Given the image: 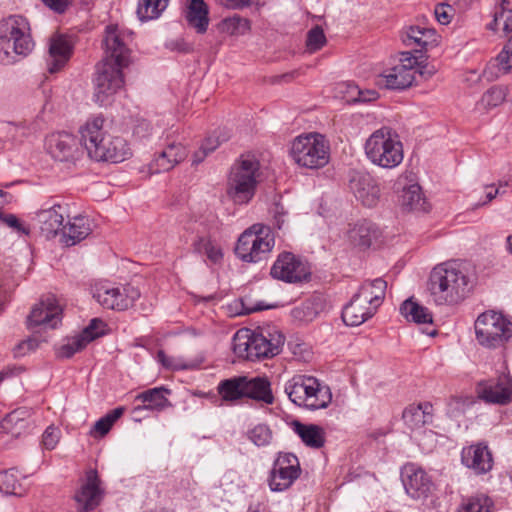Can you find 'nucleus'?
I'll list each match as a JSON object with an SVG mask.
<instances>
[{
  "label": "nucleus",
  "mask_w": 512,
  "mask_h": 512,
  "mask_svg": "<svg viewBox=\"0 0 512 512\" xmlns=\"http://www.w3.org/2000/svg\"><path fill=\"white\" fill-rule=\"evenodd\" d=\"M195 250L204 254L214 264L220 262L223 258L221 247L210 238H200L195 243Z\"/></svg>",
  "instance_id": "obj_44"
},
{
  "label": "nucleus",
  "mask_w": 512,
  "mask_h": 512,
  "mask_svg": "<svg viewBox=\"0 0 512 512\" xmlns=\"http://www.w3.org/2000/svg\"><path fill=\"white\" fill-rule=\"evenodd\" d=\"M275 245V238L270 227L254 224L247 228L238 238L235 254L247 263L266 260Z\"/></svg>",
  "instance_id": "obj_8"
},
{
  "label": "nucleus",
  "mask_w": 512,
  "mask_h": 512,
  "mask_svg": "<svg viewBox=\"0 0 512 512\" xmlns=\"http://www.w3.org/2000/svg\"><path fill=\"white\" fill-rule=\"evenodd\" d=\"M93 297L104 308L124 311L133 306L140 297V291L133 286L97 285Z\"/></svg>",
  "instance_id": "obj_13"
},
{
  "label": "nucleus",
  "mask_w": 512,
  "mask_h": 512,
  "mask_svg": "<svg viewBox=\"0 0 512 512\" xmlns=\"http://www.w3.org/2000/svg\"><path fill=\"white\" fill-rule=\"evenodd\" d=\"M435 17L439 23L446 25L451 22L454 14V9L448 3H439L435 7Z\"/></svg>",
  "instance_id": "obj_56"
},
{
  "label": "nucleus",
  "mask_w": 512,
  "mask_h": 512,
  "mask_svg": "<svg viewBox=\"0 0 512 512\" xmlns=\"http://www.w3.org/2000/svg\"><path fill=\"white\" fill-rule=\"evenodd\" d=\"M354 296L364 302V304L375 306V309L377 310L378 297L377 295H373V285L371 282H364Z\"/></svg>",
  "instance_id": "obj_54"
},
{
  "label": "nucleus",
  "mask_w": 512,
  "mask_h": 512,
  "mask_svg": "<svg viewBox=\"0 0 512 512\" xmlns=\"http://www.w3.org/2000/svg\"><path fill=\"white\" fill-rule=\"evenodd\" d=\"M169 0H139L137 15L141 21L158 18L166 9Z\"/></svg>",
  "instance_id": "obj_39"
},
{
  "label": "nucleus",
  "mask_w": 512,
  "mask_h": 512,
  "mask_svg": "<svg viewBox=\"0 0 512 512\" xmlns=\"http://www.w3.org/2000/svg\"><path fill=\"white\" fill-rule=\"evenodd\" d=\"M478 397L486 403L505 405L512 400V380L506 374L480 381L477 384Z\"/></svg>",
  "instance_id": "obj_18"
},
{
  "label": "nucleus",
  "mask_w": 512,
  "mask_h": 512,
  "mask_svg": "<svg viewBox=\"0 0 512 512\" xmlns=\"http://www.w3.org/2000/svg\"><path fill=\"white\" fill-rule=\"evenodd\" d=\"M461 461L466 467L479 475L489 472L493 466L492 455L488 447L482 444L463 448Z\"/></svg>",
  "instance_id": "obj_23"
},
{
  "label": "nucleus",
  "mask_w": 512,
  "mask_h": 512,
  "mask_svg": "<svg viewBox=\"0 0 512 512\" xmlns=\"http://www.w3.org/2000/svg\"><path fill=\"white\" fill-rule=\"evenodd\" d=\"M326 36L323 29L316 25L312 27L306 37V47L310 53L320 50L326 44Z\"/></svg>",
  "instance_id": "obj_50"
},
{
  "label": "nucleus",
  "mask_w": 512,
  "mask_h": 512,
  "mask_svg": "<svg viewBox=\"0 0 512 512\" xmlns=\"http://www.w3.org/2000/svg\"><path fill=\"white\" fill-rule=\"evenodd\" d=\"M291 428L301 441L309 448L320 449L325 445V430L316 424H304L298 420L291 423Z\"/></svg>",
  "instance_id": "obj_27"
},
{
  "label": "nucleus",
  "mask_w": 512,
  "mask_h": 512,
  "mask_svg": "<svg viewBox=\"0 0 512 512\" xmlns=\"http://www.w3.org/2000/svg\"><path fill=\"white\" fill-rule=\"evenodd\" d=\"M3 221L11 228L16 229L17 231H22L24 233H28L20 223L19 219L13 214H6L3 216Z\"/></svg>",
  "instance_id": "obj_62"
},
{
  "label": "nucleus",
  "mask_w": 512,
  "mask_h": 512,
  "mask_svg": "<svg viewBox=\"0 0 512 512\" xmlns=\"http://www.w3.org/2000/svg\"><path fill=\"white\" fill-rule=\"evenodd\" d=\"M401 205L411 211H428V204L422 195L421 187L418 184H412L405 187L401 194Z\"/></svg>",
  "instance_id": "obj_37"
},
{
  "label": "nucleus",
  "mask_w": 512,
  "mask_h": 512,
  "mask_svg": "<svg viewBox=\"0 0 512 512\" xmlns=\"http://www.w3.org/2000/svg\"><path fill=\"white\" fill-rule=\"evenodd\" d=\"M62 321V307L53 295H48L36 304L28 318L27 323L30 329H55Z\"/></svg>",
  "instance_id": "obj_17"
},
{
  "label": "nucleus",
  "mask_w": 512,
  "mask_h": 512,
  "mask_svg": "<svg viewBox=\"0 0 512 512\" xmlns=\"http://www.w3.org/2000/svg\"><path fill=\"white\" fill-rule=\"evenodd\" d=\"M475 285V277L460 262L442 263L430 273L428 289L437 305H454L464 300Z\"/></svg>",
  "instance_id": "obj_2"
},
{
  "label": "nucleus",
  "mask_w": 512,
  "mask_h": 512,
  "mask_svg": "<svg viewBox=\"0 0 512 512\" xmlns=\"http://www.w3.org/2000/svg\"><path fill=\"white\" fill-rule=\"evenodd\" d=\"M231 134L230 131L226 128H219L215 130L212 134L207 136L201 144V147L205 151L213 152L215 151L223 142L229 140Z\"/></svg>",
  "instance_id": "obj_49"
},
{
  "label": "nucleus",
  "mask_w": 512,
  "mask_h": 512,
  "mask_svg": "<svg viewBox=\"0 0 512 512\" xmlns=\"http://www.w3.org/2000/svg\"><path fill=\"white\" fill-rule=\"evenodd\" d=\"M497 66L500 72L507 74L512 71V36L507 44L496 57Z\"/></svg>",
  "instance_id": "obj_52"
},
{
  "label": "nucleus",
  "mask_w": 512,
  "mask_h": 512,
  "mask_svg": "<svg viewBox=\"0 0 512 512\" xmlns=\"http://www.w3.org/2000/svg\"><path fill=\"white\" fill-rule=\"evenodd\" d=\"M319 299H309L291 310L292 318L299 323L312 322L322 311Z\"/></svg>",
  "instance_id": "obj_38"
},
{
  "label": "nucleus",
  "mask_w": 512,
  "mask_h": 512,
  "mask_svg": "<svg viewBox=\"0 0 512 512\" xmlns=\"http://www.w3.org/2000/svg\"><path fill=\"white\" fill-rule=\"evenodd\" d=\"M368 159L382 168L392 169L403 161V147L396 132L389 127L374 131L365 143Z\"/></svg>",
  "instance_id": "obj_7"
},
{
  "label": "nucleus",
  "mask_w": 512,
  "mask_h": 512,
  "mask_svg": "<svg viewBox=\"0 0 512 512\" xmlns=\"http://www.w3.org/2000/svg\"><path fill=\"white\" fill-rule=\"evenodd\" d=\"M248 439L258 447L268 446L272 439L273 433L266 424H257L247 432Z\"/></svg>",
  "instance_id": "obj_45"
},
{
  "label": "nucleus",
  "mask_w": 512,
  "mask_h": 512,
  "mask_svg": "<svg viewBox=\"0 0 512 512\" xmlns=\"http://www.w3.org/2000/svg\"><path fill=\"white\" fill-rule=\"evenodd\" d=\"M151 131L152 125L145 119L138 120L137 124L134 126V134L140 138L147 137L150 135Z\"/></svg>",
  "instance_id": "obj_58"
},
{
  "label": "nucleus",
  "mask_w": 512,
  "mask_h": 512,
  "mask_svg": "<svg viewBox=\"0 0 512 512\" xmlns=\"http://www.w3.org/2000/svg\"><path fill=\"white\" fill-rule=\"evenodd\" d=\"M301 473L300 462L292 453H279L268 477V485L273 492H282L298 479Z\"/></svg>",
  "instance_id": "obj_14"
},
{
  "label": "nucleus",
  "mask_w": 512,
  "mask_h": 512,
  "mask_svg": "<svg viewBox=\"0 0 512 512\" xmlns=\"http://www.w3.org/2000/svg\"><path fill=\"white\" fill-rule=\"evenodd\" d=\"M73 0H42V2L52 11L58 14L64 13L72 4Z\"/></svg>",
  "instance_id": "obj_57"
},
{
  "label": "nucleus",
  "mask_w": 512,
  "mask_h": 512,
  "mask_svg": "<svg viewBox=\"0 0 512 512\" xmlns=\"http://www.w3.org/2000/svg\"><path fill=\"white\" fill-rule=\"evenodd\" d=\"M487 29L494 32L502 30L505 34L511 33L510 36H512V9L504 6L496 8L492 21L487 24Z\"/></svg>",
  "instance_id": "obj_42"
},
{
  "label": "nucleus",
  "mask_w": 512,
  "mask_h": 512,
  "mask_svg": "<svg viewBox=\"0 0 512 512\" xmlns=\"http://www.w3.org/2000/svg\"><path fill=\"white\" fill-rule=\"evenodd\" d=\"M86 483L75 494V500L81 512H88L99 505L101 500L100 480L96 470L87 472Z\"/></svg>",
  "instance_id": "obj_24"
},
{
  "label": "nucleus",
  "mask_w": 512,
  "mask_h": 512,
  "mask_svg": "<svg viewBox=\"0 0 512 512\" xmlns=\"http://www.w3.org/2000/svg\"><path fill=\"white\" fill-rule=\"evenodd\" d=\"M101 115L89 118L79 129L88 156L96 161L119 163L131 155L127 141L120 136L106 134Z\"/></svg>",
  "instance_id": "obj_3"
},
{
  "label": "nucleus",
  "mask_w": 512,
  "mask_h": 512,
  "mask_svg": "<svg viewBox=\"0 0 512 512\" xmlns=\"http://www.w3.org/2000/svg\"><path fill=\"white\" fill-rule=\"evenodd\" d=\"M72 50V44L67 37L63 35L52 36L46 58L48 72L53 74L60 71L70 59Z\"/></svg>",
  "instance_id": "obj_22"
},
{
  "label": "nucleus",
  "mask_w": 512,
  "mask_h": 512,
  "mask_svg": "<svg viewBox=\"0 0 512 512\" xmlns=\"http://www.w3.org/2000/svg\"><path fill=\"white\" fill-rule=\"evenodd\" d=\"M494 503L485 494H476L463 500L459 512H493Z\"/></svg>",
  "instance_id": "obj_41"
},
{
  "label": "nucleus",
  "mask_w": 512,
  "mask_h": 512,
  "mask_svg": "<svg viewBox=\"0 0 512 512\" xmlns=\"http://www.w3.org/2000/svg\"><path fill=\"white\" fill-rule=\"evenodd\" d=\"M285 393L294 404L310 410L326 408L332 398L328 387H322L316 378L305 375L289 380L285 384Z\"/></svg>",
  "instance_id": "obj_10"
},
{
  "label": "nucleus",
  "mask_w": 512,
  "mask_h": 512,
  "mask_svg": "<svg viewBox=\"0 0 512 512\" xmlns=\"http://www.w3.org/2000/svg\"><path fill=\"white\" fill-rule=\"evenodd\" d=\"M185 19L197 33L203 34L209 26V7L204 0H187Z\"/></svg>",
  "instance_id": "obj_29"
},
{
  "label": "nucleus",
  "mask_w": 512,
  "mask_h": 512,
  "mask_svg": "<svg viewBox=\"0 0 512 512\" xmlns=\"http://www.w3.org/2000/svg\"><path fill=\"white\" fill-rule=\"evenodd\" d=\"M61 431L51 425L46 428L42 435V444L47 450H53L59 442Z\"/></svg>",
  "instance_id": "obj_55"
},
{
  "label": "nucleus",
  "mask_w": 512,
  "mask_h": 512,
  "mask_svg": "<svg viewBox=\"0 0 512 512\" xmlns=\"http://www.w3.org/2000/svg\"><path fill=\"white\" fill-rule=\"evenodd\" d=\"M106 324L99 318H94L89 325L80 333L89 343L105 334Z\"/></svg>",
  "instance_id": "obj_53"
},
{
  "label": "nucleus",
  "mask_w": 512,
  "mask_h": 512,
  "mask_svg": "<svg viewBox=\"0 0 512 512\" xmlns=\"http://www.w3.org/2000/svg\"><path fill=\"white\" fill-rule=\"evenodd\" d=\"M66 214L67 209L65 206L58 203L52 205L46 203L36 212L34 220L46 238H53L59 231L63 232V227L65 226L63 222Z\"/></svg>",
  "instance_id": "obj_20"
},
{
  "label": "nucleus",
  "mask_w": 512,
  "mask_h": 512,
  "mask_svg": "<svg viewBox=\"0 0 512 512\" xmlns=\"http://www.w3.org/2000/svg\"><path fill=\"white\" fill-rule=\"evenodd\" d=\"M221 30L230 35H244L250 30V22L240 16L229 17L221 22Z\"/></svg>",
  "instance_id": "obj_47"
},
{
  "label": "nucleus",
  "mask_w": 512,
  "mask_h": 512,
  "mask_svg": "<svg viewBox=\"0 0 512 512\" xmlns=\"http://www.w3.org/2000/svg\"><path fill=\"white\" fill-rule=\"evenodd\" d=\"M401 39L406 46L415 47L416 52L427 50L438 44V35L433 28L414 25L402 32Z\"/></svg>",
  "instance_id": "obj_25"
},
{
  "label": "nucleus",
  "mask_w": 512,
  "mask_h": 512,
  "mask_svg": "<svg viewBox=\"0 0 512 512\" xmlns=\"http://www.w3.org/2000/svg\"><path fill=\"white\" fill-rule=\"evenodd\" d=\"M187 156L186 148L181 144H169L149 164V172L157 174L171 170Z\"/></svg>",
  "instance_id": "obj_26"
},
{
  "label": "nucleus",
  "mask_w": 512,
  "mask_h": 512,
  "mask_svg": "<svg viewBox=\"0 0 512 512\" xmlns=\"http://www.w3.org/2000/svg\"><path fill=\"white\" fill-rule=\"evenodd\" d=\"M506 95L507 91L505 87L493 86L482 95L480 104L485 109L495 108L504 102Z\"/></svg>",
  "instance_id": "obj_48"
},
{
  "label": "nucleus",
  "mask_w": 512,
  "mask_h": 512,
  "mask_svg": "<svg viewBox=\"0 0 512 512\" xmlns=\"http://www.w3.org/2000/svg\"><path fill=\"white\" fill-rule=\"evenodd\" d=\"M378 93L375 90H361L355 98L357 102H368L376 99Z\"/></svg>",
  "instance_id": "obj_63"
},
{
  "label": "nucleus",
  "mask_w": 512,
  "mask_h": 512,
  "mask_svg": "<svg viewBox=\"0 0 512 512\" xmlns=\"http://www.w3.org/2000/svg\"><path fill=\"white\" fill-rule=\"evenodd\" d=\"M376 234L377 230L375 226L371 222L363 220L355 223L348 230L347 236L352 245L365 249L370 247Z\"/></svg>",
  "instance_id": "obj_34"
},
{
  "label": "nucleus",
  "mask_w": 512,
  "mask_h": 512,
  "mask_svg": "<svg viewBox=\"0 0 512 512\" xmlns=\"http://www.w3.org/2000/svg\"><path fill=\"white\" fill-rule=\"evenodd\" d=\"M401 478L406 493L414 499L427 498L434 488V484L427 473L413 463H409L402 468Z\"/></svg>",
  "instance_id": "obj_19"
},
{
  "label": "nucleus",
  "mask_w": 512,
  "mask_h": 512,
  "mask_svg": "<svg viewBox=\"0 0 512 512\" xmlns=\"http://www.w3.org/2000/svg\"><path fill=\"white\" fill-rule=\"evenodd\" d=\"M270 275L286 283H299L307 280L311 271L306 262L291 252L280 253L270 269Z\"/></svg>",
  "instance_id": "obj_15"
},
{
  "label": "nucleus",
  "mask_w": 512,
  "mask_h": 512,
  "mask_svg": "<svg viewBox=\"0 0 512 512\" xmlns=\"http://www.w3.org/2000/svg\"><path fill=\"white\" fill-rule=\"evenodd\" d=\"M34 47L28 20L21 15H10L0 21V62L5 65L27 56Z\"/></svg>",
  "instance_id": "obj_5"
},
{
  "label": "nucleus",
  "mask_w": 512,
  "mask_h": 512,
  "mask_svg": "<svg viewBox=\"0 0 512 512\" xmlns=\"http://www.w3.org/2000/svg\"><path fill=\"white\" fill-rule=\"evenodd\" d=\"M260 177V163L252 155H242L232 166L227 194L236 204H247L255 195Z\"/></svg>",
  "instance_id": "obj_6"
},
{
  "label": "nucleus",
  "mask_w": 512,
  "mask_h": 512,
  "mask_svg": "<svg viewBox=\"0 0 512 512\" xmlns=\"http://www.w3.org/2000/svg\"><path fill=\"white\" fill-rule=\"evenodd\" d=\"M132 34L118 25H109L105 29L103 43L106 57L96 66L93 80L94 100L100 106L108 104L124 85L122 70L129 65Z\"/></svg>",
  "instance_id": "obj_1"
},
{
  "label": "nucleus",
  "mask_w": 512,
  "mask_h": 512,
  "mask_svg": "<svg viewBox=\"0 0 512 512\" xmlns=\"http://www.w3.org/2000/svg\"><path fill=\"white\" fill-rule=\"evenodd\" d=\"M92 232L89 218L74 216L63 227V242L67 246H73L84 240Z\"/></svg>",
  "instance_id": "obj_31"
},
{
  "label": "nucleus",
  "mask_w": 512,
  "mask_h": 512,
  "mask_svg": "<svg viewBox=\"0 0 512 512\" xmlns=\"http://www.w3.org/2000/svg\"><path fill=\"white\" fill-rule=\"evenodd\" d=\"M290 156L300 167L319 169L329 162L330 146L323 135L308 133L293 140L290 147Z\"/></svg>",
  "instance_id": "obj_9"
},
{
  "label": "nucleus",
  "mask_w": 512,
  "mask_h": 512,
  "mask_svg": "<svg viewBox=\"0 0 512 512\" xmlns=\"http://www.w3.org/2000/svg\"><path fill=\"white\" fill-rule=\"evenodd\" d=\"M422 73L418 69V59L411 52H402L400 63L384 71L378 84L387 89L404 90L415 81V74Z\"/></svg>",
  "instance_id": "obj_12"
},
{
  "label": "nucleus",
  "mask_w": 512,
  "mask_h": 512,
  "mask_svg": "<svg viewBox=\"0 0 512 512\" xmlns=\"http://www.w3.org/2000/svg\"><path fill=\"white\" fill-rule=\"evenodd\" d=\"M346 92L348 94V101L357 102L355 99L358 95L361 89L354 83H348L346 84Z\"/></svg>",
  "instance_id": "obj_64"
},
{
  "label": "nucleus",
  "mask_w": 512,
  "mask_h": 512,
  "mask_svg": "<svg viewBox=\"0 0 512 512\" xmlns=\"http://www.w3.org/2000/svg\"><path fill=\"white\" fill-rule=\"evenodd\" d=\"M217 4L230 9H239L248 6L250 0H214Z\"/></svg>",
  "instance_id": "obj_61"
},
{
  "label": "nucleus",
  "mask_w": 512,
  "mask_h": 512,
  "mask_svg": "<svg viewBox=\"0 0 512 512\" xmlns=\"http://www.w3.org/2000/svg\"><path fill=\"white\" fill-rule=\"evenodd\" d=\"M284 341L283 334L275 328H242L232 338V350L239 358L255 361L278 355Z\"/></svg>",
  "instance_id": "obj_4"
},
{
  "label": "nucleus",
  "mask_w": 512,
  "mask_h": 512,
  "mask_svg": "<svg viewBox=\"0 0 512 512\" xmlns=\"http://www.w3.org/2000/svg\"><path fill=\"white\" fill-rule=\"evenodd\" d=\"M375 312V306L364 304L353 295L350 302L343 308L342 319L348 326H359L371 318Z\"/></svg>",
  "instance_id": "obj_28"
},
{
  "label": "nucleus",
  "mask_w": 512,
  "mask_h": 512,
  "mask_svg": "<svg viewBox=\"0 0 512 512\" xmlns=\"http://www.w3.org/2000/svg\"><path fill=\"white\" fill-rule=\"evenodd\" d=\"M157 360L164 368L173 371L191 370L199 367L201 364V362L197 361H186L179 356H168L163 350L157 352Z\"/></svg>",
  "instance_id": "obj_43"
},
{
  "label": "nucleus",
  "mask_w": 512,
  "mask_h": 512,
  "mask_svg": "<svg viewBox=\"0 0 512 512\" xmlns=\"http://www.w3.org/2000/svg\"><path fill=\"white\" fill-rule=\"evenodd\" d=\"M349 187L364 206L373 207L377 204L380 188L369 174L355 172L350 178Z\"/></svg>",
  "instance_id": "obj_21"
},
{
  "label": "nucleus",
  "mask_w": 512,
  "mask_h": 512,
  "mask_svg": "<svg viewBox=\"0 0 512 512\" xmlns=\"http://www.w3.org/2000/svg\"><path fill=\"white\" fill-rule=\"evenodd\" d=\"M88 344L89 342L79 334L69 339L68 342L60 348L59 354L61 357L70 358L75 353L84 349Z\"/></svg>",
  "instance_id": "obj_51"
},
{
  "label": "nucleus",
  "mask_w": 512,
  "mask_h": 512,
  "mask_svg": "<svg viewBox=\"0 0 512 512\" xmlns=\"http://www.w3.org/2000/svg\"><path fill=\"white\" fill-rule=\"evenodd\" d=\"M433 406L428 403L409 405L403 411L402 418L405 425L411 430H417L433 420Z\"/></svg>",
  "instance_id": "obj_30"
},
{
  "label": "nucleus",
  "mask_w": 512,
  "mask_h": 512,
  "mask_svg": "<svg viewBox=\"0 0 512 512\" xmlns=\"http://www.w3.org/2000/svg\"><path fill=\"white\" fill-rule=\"evenodd\" d=\"M245 397L271 405L274 402V396L271 389V383L266 377L245 376Z\"/></svg>",
  "instance_id": "obj_32"
},
{
  "label": "nucleus",
  "mask_w": 512,
  "mask_h": 512,
  "mask_svg": "<svg viewBox=\"0 0 512 512\" xmlns=\"http://www.w3.org/2000/svg\"><path fill=\"white\" fill-rule=\"evenodd\" d=\"M123 414V408L118 407L114 410L110 411L108 414H106L104 417L100 418L93 426V429L91 430V434L95 436H104L106 435L112 425L115 423V421L120 418V416Z\"/></svg>",
  "instance_id": "obj_46"
},
{
  "label": "nucleus",
  "mask_w": 512,
  "mask_h": 512,
  "mask_svg": "<svg viewBox=\"0 0 512 512\" xmlns=\"http://www.w3.org/2000/svg\"><path fill=\"white\" fill-rule=\"evenodd\" d=\"M245 376H236L222 380L218 384V393L224 401H236L245 398Z\"/></svg>",
  "instance_id": "obj_36"
},
{
  "label": "nucleus",
  "mask_w": 512,
  "mask_h": 512,
  "mask_svg": "<svg viewBox=\"0 0 512 512\" xmlns=\"http://www.w3.org/2000/svg\"><path fill=\"white\" fill-rule=\"evenodd\" d=\"M45 147L54 159L62 162L77 161L86 152L82 136L80 135V140L78 141L74 135L68 132L50 134L46 138Z\"/></svg>",
  "instance_id": "obj_16"
},
{
  "label": "nucleus",
  "mask_w": 512,
  "mask_h": 512,
  "mask_svg": "<svg viewBox=\"0 0 512 512\" xmlns=\"http://www.w3.org/2000/svg\"><path fill=\"white\" fill-rule=\"evenodd\" d=\"M474 328L477 342L485 348H499L512 337V322L494 310L480 314Z\"/></svg>",
  "instance_id": "obj_11"
},
{
  "label": "nucleus",
  "mask_w": 512,
  "mask_h": 512,
  "mask_svg": "<svg viewBox=\"0 0 512 512\" xmlns=\"http://www.w3.org/2000/svg\"><path fill=\"white\" fill-rule=\"evenodd\" d=\"M0 492L5 495H24L25 489L17 478L15 468L0 472Z\"/></svg>",
  "instance_id": "obj_40"
},
{
  "label": "nucleus",
  "mask_w": 512,
  "mask_h": 512,
  "mask_svg": "<svg viewBox=\"0 0 512 512\" xmlns=\"http://www.w3.org/2000/svg\"><path fill=\"white\" fill-rule=\"evenodd\" d=\"M371 284L373 285V295H377V297H378V307H379L384 298L385 290L387 288V283L383 279L377 278V279L371 281Z\"/></svg>",
  "instance_id": "obj_59"
},
{
  "label": "nucleus",
  "mask_w": 512,
  "mask_h": 512,
  "mask_svg": "<svg viewBox=\"0 0 512 512\" xmlns=\"http://www.w3.org/2000/svg\"><path fill=\"white\" fill-rule=\"evenodd\" d=\"M2 426L5 429L13 430V428L20 429V418H18V413H9L7 414L2 422Z\"/></svg>",
  "instance_id": "obj_60"
},
{
  "label": "nucleus",
  "mask_w": 512,
  "mask_h": 512,
  "mask_svg": "<svg viewBox=\"0 0 512 512\" xmlns=\"http://www.w3.org/2000/svg\"><path fill=\"white\" fill-rule=\"evenodd\" d=\"M167 394H170V390L163 386L148 389L136 397V400L141 401L144 405L136 407L135 410L162 411L167 407H171L172 404L166 397Z\"/></svg>",
  "instance_id": "obj_33"
},
{
  "label": "nucleus",
  "mask_w": 512,
  "mask_h": 512,
  "mask_svg": "<svg viewBox=\"0 0 512 512\" xmlns=\"http://www.w3.org/2000/svg\"><path fill=\"white\" fill-rule=\"evenodd\" d=\"M400 313L408 321L417 324H431L432 313L425 306L414 301L412 298L405 300L400 306Z\"/></svg>",
  "instance_id": "obj_35"
}]
</instances>
